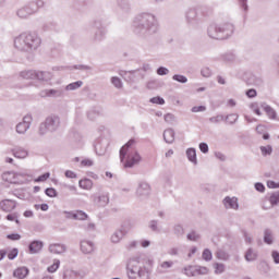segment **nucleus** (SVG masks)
Returning <instances> with one entry per match:
<instances>
[{"label":"nucleus","mask_w":279,"mask_h":279,"mask_svg":"<svg viewBox=\"0 0 279 279\" xmlns=\"http://www.w3.org/2000/svg\"><path fill=\"white\" fill-rule=\"evenodd\" d=\"M133 34L141 38H148L158 34V20L151 13H142L134 17L132 23Z\"/></svg>","instance_id":"1"},{"label":"nucleus","mask_w":279,"mask_h":279,"mask_svg":"<svg viewBox=\"0 0 279 279\" xmlns=\"http://www.w3.org/2000/svg\"><path fill=\"white\" fill-rule=\"evenodd\" d=\"M13 44L20 53H35L40 49L43 39L36 33H22L14 38Z\"/></svg>","instance_id":"2"},{"label":"nucleus","mask_w":279,"mask_h":279,"mask_svg":"<svg viewBox=\"0 0 279 279\" xmlns=\"http://www.w3.org/2000/svg\"><path fill=\"white\" fill-rule=\"evenodd\" d=\"M133 145H136V141L134 138L130 140L125 146H122L120 149V160L121 162H124L125 157L126 160L124 162L125 169H132L135 165H138L141 160H143V157H141V154H138L137 150H130Z\"/></svg>","instance_id":"3"},{"label":"nucleus","mask_w":279,"mask_h":279,"mask_svg":"<svg viewBox=\"0 0 279 279\" xmlns=\"http://www.w3.org/2000/svg\"><path fill=\"white\" fill-rule=\"evenodd\" d=\"M234 34V25L231 23L210 24L207 27V36L214 40H228Z\"/></svg>","instance_id":"4"},{"label":"nucleus","mask_w":279,"mask_h":279,"mask_svg":"<svg viewBox=\"0 0 279 279\" xmlns=\"http://www.w3.org/2000/svg\"><path fill=\"white\" fill-rule=\"evenodd\" d=\"M138 257L130 258L126 263V276L129 279H151L149 268L138 266Z\"/></svg>","instance_id":"5"},{"label":"nucleus","mask_w":279,"mask_h":279,"mask_svg":"<svg viewBox=\"0 0 279 279\" xmlns=\"http://www.w3.org/2000/svg\"><path fill=\"white\" fill-rule=\"evenodd\" d=\"M60 118L57 114L48 116L45 121L39 123L37 134L38 136H46V134H53V132H58L60 130Z\"/></svg>","instance_id":"6"},{"label":"nucleus","mask_w":279,"mask_h":279,"mask_svg":"<svg viewBox=\"0 0 279 279\" xmlns=\"http://www.w3.org/2000/svg\"><path fill=\"white\" fill-rule=\"evenodd\" d=\"M40 8H45L44 0L31 1L17 10L16 16H19V19L25 20L28 16L36 14Z\"/></svg>","instance_id":"7"},{"label":"nucleus","mask_w":279,"mask_h":279,"mask_svg":"<svg viewBox=\"0 0 279 279\" xmlns=\"http://www.w3.org/2000/svg\"><path fill=\"white\" fill-rule=\"evenodd\" d=\"M92 27L96 29L93 40L95 43H101V40L106 38V34H107L106 27H104V24L101 23L100 20H94L92 22Z\"/></svg>","instance_id":"8"},{"label":"nucleus","mask_w":279,"mask_h":279,"mask_svg":"<svg viewBox=\"0 0 279 279\" xmlns=\"http://www.w3.org/2000/svg\"><path fill=\"white\" fill-rule=\"evenodd\" d=\"M33 121L34 117L32 114L24 116L22 121L16 124L15 132L22 135L27 134V130L32 128Z\"/></svg>","instance_id":"9"},{"label":"nucleus","mask_w":279,"mask_h":279,"mask_svg":"<svg viewBox=\"0 0 279 279\" xmlns=\"http://www.w3.org/2000/svg\"><path fill=\"white\" fill-rule=\"evenodd\" d=\"M151 195V186L145 181H141L137 185L136 197L138 199H147Z\"/></svg>","instance_id":"10"},{"label":"nucleus","mask_w":279,"mask_h":279,"mask_svg":"<svg viewBox=\"0 0 279 279\" xmlns=\"http://www.w3.org/2000/svg\"><path fill=\"white\" fill-rule=\"evenodd\" d=\"M44 97H52L53 99H64L66 97V90L64 86L58 88L46 89L43 92Z\"/></svg>","instance_id":"11"},{"label":"nucleus","mask_w":279,"mask_h":279,"mask_svg":"<svg viewBox=\"0 0 279 279\" xmlns=\"http://www.w3.org/2000/svg\"><path fill=\"white\" fill-rule=\"evenodd\" d=\"M92 199L98 208H106V205L110 204V196L108 194L94 195Z\"/></svg>","instance_id":"12"},{"label":"nucleus","mask_w":279,"mask_h":279,"mask_svg":"<svg viewBox=\"0 0 279 279\" xmlns=\"http://www.w3.org/2000/svg\"><path fill=\"white\" fill-rule=\"evenodd\" d=\"M222 204L227 210H239V198L227 196L222 199Z\"/></svg>","instance_id":"13"},{"label":"nucleus","mask_w":279,"mask_h":279,"mask_svg":"<svg viewBox=\"0 0 279 279\" xmlns=\"http://www.w3.org/2000/svg\"><path fill=\"white\" fill-rule=\"evenodd\" d=\"M11 154L14 156V158L23 160L27 158V156H29V150H27L23 146H15L11 149Z\"/></svg>","instance_id":"14"},{"label":"nucleus","mask_w":279,"mask_h":279,"mask_svg":"<svg viewBox=\"0 0 279 279\" xmlns=\"http://www.w3.org/2000/svg\"><path fill=\"white\" fill-rule=\"evenodd\" d=\"M185 20L189 25L196 27L197 25V10L189 9L185 13Z\"/></svg>","instance_id":"15"},{"label":"nucleus","mask_w":279,"mask_h":279,"mask_svg":"<svg viewBox=\"0 0 279 279\" xmlns=\"http://www.w3.org/2000/svg\"><path fill=\"white\" fill-rule=\"evenodd\" d=\"M35 80H38L39 82H51V80H53V74L49 71L35 70Z\"/></svg>","instance_id":"16"},{"label":"nucleus","mask_w":279,"mask_h":279,"mask_svg":"<svg viewBox=\"0 0 279 279\" xmlns=\"http://www.w3.org/2000/svg\"><path fill=\"white\" fill-rule=\"evenodd\" d=\"M45 246V243L43 241L35 240L29 243L28 245V252L29 254H39V252Z\"/></svg>","instance_id":"17"},{"label":"nucleus","mask_w":279,"mask_h":279,"mask_svg":"<svg viewBox=\"0 0 279 279\" xmlns=\"http://www.w3.org/2000/svg\"><path fill=\"white\" fill-rule=\"evenodd\" d=\"M0 208L4 213H12L16 208V202L12 199H4L0 203Z\"/></svg>","instance_id":"18"},{"label":"nucleus","mask_w":279,"mask_h":279,"mask_svg":"<svg viewBox=\"0 0 279 279\" xmlns=\"http://www.w3.org/2000/svg\"><path fill=\"white\" fill-rule=\"evenodd\" d=\"M81 252L83 254H92V252L95 250V244L93 242L83 240L81 241Z\"/></svg>","instance_id":"19"},{"label":"nucleus","mask_w":279,"mask_h":279,"mask_svg":"<svg viewBox=\"0 0 279 279\" xmlns=\"http://www.w3.org/2000/svg\"><path fill=\"white\" fill-rule=\"evenodd\" d=\"M50 254H64L66 252V245L64 244H50L48 247Z\"/></svg>","instance_id":"20"},{"label":"nucleus","mask_w":279,"mask_h":279,"mask_svg":"<svg viewBox=\"0 0 279 279\" xmlns=\"http://www.w3.org/2000/svg\"><path fill=\"white\" fill-rule=\"evenodd\" d=\"M163 141L171 145L175 141V131L173 129H167L163 131Z\"/></svg>","instance_id":"21"},{"label":"nucleus","mask_w":279,"mask_h":279,"mask_svg":"<svg viewBox=\"0 0 279 279\" xmlns=\"http://www.w3.org/2000/svg\"><path fill=\"white\" fill-rule=\"evenodd\" d=\"M21 80H36V70H24L19 73Z\"/></svg>","instance_id":"22"},{"label":"nucleus","mask_w":279,"mask_h":279,"mask_svg":"<svg viewBox=\"0 0 279 279\" xmlns=\"http://www.w3.org/2000/svg\"><path fill=\"white\" fill-rule=\"evenodd\" d=\"M246 84L248 86H262L263 85V78L257 77L254 74L248 75V77L246 78Z\"/></svg>","instance_id":"23"},{"label":"nucleus","mask_w":279,"mask_h":279,"mask_svg":"<svg viewBox=\"0 0 279 279\" xmlns=\"http://www.w3.org/2000/svg\"><path fill=\"white\" fill-rule=\"evenodd\" d=\"M28 274H29V269H27V267H20L14 270L13 276L14 278L25 279L27 278Z\"/></svg>","instance_id":"24"},{"label":"nucleus","mask_w":279,"mask_h":279,"mask_svg":"<svg viewBox=\"0 0 279 279\" xmlns=\"http://www.w3.org/2000/svg\"><path fill=\"white\" fill-rule=\"evenodd\" d=\"M2 180H4V182H9L10 184H16V172L14 171L4 172L2 174Z\"/></svg>","instance_id":"25"},{"label":"nucleus","mask_w":279,"mask_h":279,"mask_svg":"<svg viewBox=\"0 0 279 279\" xmlns=\"http://www.w3.org/2000/svg\"><path fill=\"white\" fill-rule=\"evenodd\" d=\"M82 274L75 271V270H71V269H66L65 271H63V279H82Z\"/></svg>","instance_id":"26"},{"label":"nucleus","mask_w":279,"mask_h":279,"mask_svg":"<svg viewBox=\"0 0 279 279\" xmlns=\"http://www.w3.org/2000/svg\"><path fill=\"white\" fill-rule=\"evenodd\" d=\"M264 243L266 245H274V231L271 229L264 230Z\"/></svg>","instance_id":"27"},{"label":"nucleus","mask_w":279,"mask_h":279,"mask_svg":"<svg viewBox=\"0 0 279 279\" xmlns=\"http://www.w3.org/2000/svg\"><path fill=\"white\" fill-rule=\"evenodd\" d=\"M185 154L190 162L197 165V150L195 148H187Z\"/></svg>","instance_id":"28"},{"label":"nucleus","mask_w":279,"mask_h":279,"mask_svg":"<svg viewBox=\"0 0 279 279\" xmlns=\"http://www.w3.org/2000/svg\"><path fill=\"white\" fill-rule=\"evenodd\" d=\"M258 258V252H256L254 248H248L245 253V260L247 263H252Z\"/></svg>","instance_id":"29"},{"label":"nucleus","mask_w":279,"mask_h":279,"mask_svg":"<svg viewBox=\"0 0 279 279\" xmlns=\"http://www.w3.org/2000/svg\"><path fill=\"white\" fill-rule=\"evenodd\" d=\"M123 236H125V231H122L121 229L116 230L114 233L111 235V242L121 243Z\"/></svg>","instance_id":"30"},{"label":"nucleus","mask_w":279,"mask_h":279,"mask_svg":"<svg viewBox=\"0 0 279 279\" xmlns=\"http://www.w3.org/2000/svg\"><path fill=\"white\" fill-rule=\"evenodd\" d=\"M262 108L265 110L267 117H269V119H276L277 113L276 110L274 108H271V106L267 105V104H262Z\"/></svg>","instance_id":"31"},{"label":"nucleus","mask_w":279,"mask_h":279,"mask_svg":"<svg viewBox=\"0 0 279 279\" xmlns=\"http://www.w3.org/2000/svg\"><path fill=\"white\" fill-rule=\"evenodd\" d=\"M84 86V82L76 81L74 83H70L66 86H63V88L66 90H77L78 88H82Z\"/></svg>","instance_id":"32"},{"label":"nucleus","mask_w":279,"mask_h":279,"mask_svg":"<svg viewBox=\"0 0 279 279\" xmlns=\"http://www.w3.org/2000/svg\"><path fill=\"white\" fill-rule=\"evenodd\" d=\"M78 186L84 189L85 191H90L93 189V180L90 179H83L78 182Z\"/></svg>","instance_id":"33"},{"label":"nucleus","mask_w":279,"mask_h":279,"mask_svg":"<svg viewBox=\"0 0 279 279\" xmlns=\"http://www.w3.org/2000/svg\"><path fill=\"white\" fill-rule=\"evenodd\" d=\"M88 219V214L82 210H74V220L75 221H86Z\"/></svg>","instance_id":"34"},{"label":"nucleus","mask_w":279,"mask_h":279,"mask_svg":"<svg viewBox=\"0 0 279 279\" xmlns=\"http://www.w3.org/2000/svg\"><path fill=\"white\" fill-rule=\"evenodd\" d=\"M216 258H218V260H230V254L225 250H218L216 252Z\"/></svg>","instance_id":"35"},{"label":"nucleus","mask_w":279,"mask_h":279,"mask_svg":"<svg viewBox=\"0 0 279 279\" xmlns=\"http://www.w3.org/2000/svg\"><path fill=\"white\" fill-rule=\"evenodd\" d=\"M195 267V276H208L209 269L206 266H194Z\"/></svg>","instance_id":"36"},{"label":"nucleus","mask_w":279,"mask_h":279,"mask_svg":"<svg viewBox=\"0 0 279 279\" xmlns=\"http://www.w3.org/2000/svg\"><path fill=\"white\" fill-rule=\"evenodd\" d=\"M25 182H27V174L15 172V184H25Z\"/></svg>","instance_id":"37"},{"label":"nucleus","mask_w":279,"mask_h":279,"mask_svg":"<svg viewBox=\"0 0 279 279\" xmlns=\"http://www.w3.org/2000/svg\"><path fill=\"white\" fill-rule=\"evenodd\" d=\"M118 7L122 12H129L130 11V0H117Z\"/></svg>","instance_id":"38"},{"label":"nucleus","mask_w":279,"mask_h":279,"mask_svg":"<svg viewBox=\"0 0 279 279\" xmlns=\"http://www.w3.org/2000/svg\"><path fill=\"white\" fill-rule=\"evenodd\" d=\"M148 228H149V230H151V232L160 233V226H159L158 220H156V219L149 220Z\"/></svg>","instance_id":"39"},{"label":"nucleus","mask_w":279,"mask_h":279,"mask_svg":"<svg viewBox=\"0 0 279 279\" xmlns=\"http://www.w3.org/2000/svg\"><path fill=\"white\" fill-rule=\"evenodd\" d=\"M223 62H234L236 60V54L234 52H226L221 56Z\"/></svg>","instance_id":"40"},{"label":"nucleus","mask_w":279,"mask_h":279,"mask_svg":"<svg viewBox=\"0 0 279 279\" xmlns=\"http://www.w3.org/2000/svg\"><path fill=\"white\" fill-rule=\"evenodd\" d=\"M223 121H226V116L223 114H217L209 118V123H213L214 125H218V123H221Z\"/></svg>","instance_id":"41"},{"label":"nucleus","mask_w":279,"mask_h":279,"mask_svg":"<svg viewBox=\"0 0 279 279\" xmlns=\"http://www.w3.org/2000/svg\"><path fill=\"white\" fill-rule=\"evenodd\" d=\"M110 82H111L112 86H114V88H118V89L123 88V81H121V78L119 76H112L110 78Z\"/></svg>","instance_id":"42"},{"label":"nucleus","mask_w":279,"mask_h":279,"mask_svg":"<svg viewBox=\"0 0 279 279\" xmlns=\"http://www.w3.org/2000/svg\"><path fill=\"white\" fill-rule=\"evenodd\" d=\"M106 149H108V146L101 145V142L95 145V150L98 156H104L106 154Z\"/></svg>","instance_id":"43"},{"label":"nucleus","mask_w":279,"mask_h":279,"mask_svg":"<svg viewBox=\"0 0 279 279\" xmlns=\"http://www.w3.org/2000/svg\"><path fill=\"white\" fill-rule=\"evenodd\" d=\"M225 121L229 123L230 125H234L236 121H239V114L231 113L225 117Z\"/></svg>","instance_id":"44"},{"label":"nucleus","mask_w":279,"mask_h":279,"mask_svg":"<svg viewBox=\"0 0 279 279\" xmlns=\"http://www.w3.org/2000/svg\"><path fill=\"white\" fill-rule=\"evenodd\" d=\"M175 236H184V227L180 223L173 226Z\"/></svg>","instance_id":"45"},{"label":"nucleus","mask_w":279,"mask_h":279,"mask_svg":"<svg viewBox=\"0 0 279 279\" xmlns=\"http://www.w3.org/2000/svg\"><path fill=\"white\" fill-rule=\"evenodd\" d=\"M172 80L174 82H178L179 84H186V82H189V78L185 75H182V74H174L172 76Z\"/></svg>","instance_id":"46"},{"label":"nucleus","mask_w":279,"mask_h":279,"mask_svg":"<svg viewBox=\"0 0 279 279\" xmlns=\"http://www.w3.org/2000/svg\"><path fill=\"white\" fill-rule=\"evenodd\" d=\"M187 241H199V239H202V235H199V233H197L196 231H191L190 233H187L186 235Z\"/></svg>","instance_id":"47"},{"label":"nucleus","mask_w":279,"mask_h":279,"mask_svg":"<svg viewBox=\"0 0 279 279\" xmlns=\"http://www.w3.org/2000/svg\"><path fill=\"white\" fill-rule=\"evenodd\" d=\"M60 268V259L54 260V263L47 268V271L49 274H56L58 269Z\"/></svg>","instance_id":"48"},{"label":"nucleus","mask_w":279,"mask_h":279,"mask_svg":"<svg viewBox=\"0 0 279 279\" xmlns=\"http://www.w3.org/2000/svg\"><path fill=\"white\" fill-rule=\"evenodd\" d=\"M184 274L187 278H195V266H187L184 268Z\"/></svg>","instance_id":"49"},{"label":"nucleus","mask_w":279,"mask_h":279,"mask_svg":"<svg viewBox=\"0 0 279 279\" xmlns=\"http://www.w3.org/2000/svg\"><path fill=\"white\" fill-rule=\"evenodd\" d=\"M131 228H133L132 221L126 220V221H124V222L122 223L120 230H121L122 232H124V234H128V232H130V229H131Z\"/></svg>","instance_id":"50"},{"label":"nucleus","mask_w":279,"mask_h":279,"mask_svg":"<svg viewBox=\"0 0 279 279\" xmlns=\"http://www.w3.org/2000/svg\"><path fill=\"white\" fill-rule=\"evenodd\" d=\"M260 151L263 156H271L274 148L271 145L260 146Z\"/></svg>","instance_id":"51"},{"label":"nucleus","mask_w":279,"mask_h":279,"mask_svg":"<svg viewBox=\"0 0 279 279\" xmlns=\"http://www.w3.org/2000/svg\"><path fill=\"white\" fill-rule=\"evenodd\" d=\"M202 258L207 263H209V260H213V252H210V250L208 248H205L203 251Z\"/></svg>","instance_id":"52"},{"label":"nucleus","mask_w":279,"mask_h":279,"mask_svg":"<svg viewBox=\"0 0 279 279\" xmlns=\"http://www.w3.org/2000/svg\"><path fill=\"white\" fill-rule=\"evenodd\" d=\"M269 202L271 206H277V204H279V192L272 193L269 197Z\"/></svg>","instance_id":"53"},{"label":"nucleus","mask_w":279,"mask_h":279,"mask_svg":"<svg viewBox=\"0 0 279 279\" xmlns=\"http://www.w3.org/2000/svg\"><path fill=\"white\" fill-rule=\"evenodd\" d=\"M214 268H215V274H223V271H226V265L225 264L216 263L214 265Z\"/></svg>","instance_id":"54"},{"label":"nucleus","mask_w":279,"mask_h":279,"mask_svg":"<svg viewBox=\"0 0 279 279\" xmlns=\"http://www.w3.org/2000/svg\"><path fill=\"white\" fill-rule=\"evenodd\" d=\"M150 104H157L158 106H165V98L157 96L150 98Z\"/></svg>","instance_id":"55"},{"label":"nucleus","mask_w":279,"mask_h":279,"mask_svg":"<svg viewBox=\"0 0 279 279\" xmlns=\"http://www.w3.org/2000/svg\"><path fill=\"white\" fill-rule=\"evenodd\" d=\"M45 194H46L48 197H58V192H57L56 189H53V187H48V189H46Z\"/></svg>","instance_id":"56"},{"label":"nucleus","mask_w":279,"mask_h":279,"mask_svg":"<svg viewBox=\"0 0 279 279\" xmlns=\"http://www.w3.org/2000/svg\"><path fill=\"white\" fill-rule=\"evenodd\" d=\"M166 123H170V124H173L175 123V116H173V113H167L165 117H163Z\"/></svg>","instance_id":"57"},{"label":"nucleus","mask_w":279,"mask_h":279,"mask_svg":"<svg viewBox=\"0 0 279 279\" xmlns=\"http://www.w3.org/2000/svg\"><path fill=\"white\" fill-rule=\"evenodd\" d=\"M97 117H99V112L97 110H90L87 112V118L90 121H95L97 119Z\"/></svg>","instance_id":"58"},{"label":"nucleus","mask_w":279,"mask_h":279,"mask_svg":"<svg viewBox=\"0 0 279 279\" xmlns=\"http://www.w3.org/2000/svg\"><path fill=\"white\" fill-rule=\"evenodd\" d=\"M16 256H19V248H13V250L8 254L9 260H14V258H16Z\"/></svg>","instance_id":"59"},{"label":"nucleus","mask_w":279,"mask_h":279,"mask_svg":"<svg viewBox=\"0 0 279 279\" xmlns=\"http://www.w3.org/2000/svg\"><path fill=\"white\" fill-rule=\"evenodd\" d=\"M251 110H253V112H255V114H257L258 117H260V114H263L260 112V109L258 108V104L254 102V104H251L250 106Z\"/></svg>","instance_id":"60"},{"label":"nucleus","mask_w":279,"mask_h":279,"mask_svg":"<svg viewBox=\"0 0 279 279\" xmlns=\"http://www.w3.org/2000/svg\"><path fill=\"white\" fill-rule=\"evenodd\" d=\"M198 147H199V150L202 151V154H208L209 148H208V144L207 143L202 142L198 145Z\"/></svg>","instance_id":"61"},{"label":"nucleus","mask_w":279,"mask_h":279,"mask_svg":"<svg viewBox=\"0 0 279 279\" xmlns=\"http://www.w3.org/2000/svg\"><path fill=\"white\" fill-rule=\"evenodd\" d=\"M157 75H169V69L165 66H159L157 69Z\"/></svg>","instance_id":"62"},{"label":"nucleus","mask_w":279,"mask_h":279,"mask_svg":"<svg viewBox=\"0 0 279 279\" xmlns=\"http://www.w3.org/2000/svg\"><path fill=\"white\" fill-rule=\"evenodd\" d=\"M201 74L203 77H210V75H213V71H210L209 68H203Z\"/></svg>","instance_id":"63"},{"label":"nucleus","mask_w":279,"mask_h":279,"mask_svg":"<svg viewBox=\"0 0 279 279\" xmlns=\"http://www.w3.org/2000/svg\"><path fill=\"white\" fill-rule=\"evenodd\" d=\"M271 256H272L274 263H276V265H279V252L272 251Z\"/></svg>","instance_id":"64"}]
</instances>
